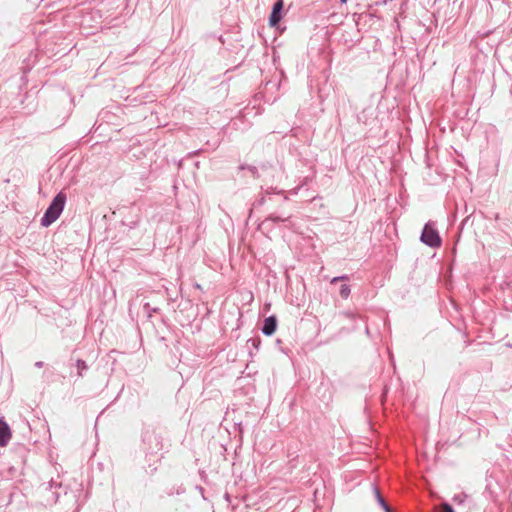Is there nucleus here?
<instances>
[{"instance_id": "nucleus-18", "label": "nucleus", "mask_w": 512, "mask_h": 512, "mask_svg": "<svg viewBox=\"0 0 512 512\" xmlns=\"http://www.w3.org/2000/svg\"><path fill=\"white\" fill-rule=\"evenodd\" d=\"M43 366H44V362H42V361L35 362V367L42 368Z\"/></svg>"}, {"instance_id": "nucleus-16", "label": "nucleus", "mask_w": 512, "mask_h": 512, "mask_svg": "<svg viewBox=\"0 0 512 512\" xmlns=\"http://www.w3.org/2000/svg\"><path fill=\"white\" fill-rule=\"evenodd\" d=\"M184 492H185V489H184L182 486H179L175 491H174V488H171V489L167 492V494L171 496V495H173L174 493H176V494H182V493H184Z\"/></svg>"}, {"instance_id": "nucleus-8", "label": "nucleus", "mask_w": 512, "mask_h": 512, "mask_svg": "<svg viewBox=\"0 0 512 512\" xmlns=\"http://www.w3.org/2000/svg\"><path fill=\"white\" fill-rule=\"evenodd\" d=\"M11 429L9 425L0 418V446H6L11 439Z\"/></svg>"}, {"instance_id": "nucleus-15", "label": "nucleus", "mask_w": 512, "mask_h": 512, "mask_svg": "<svg viewBox=\"0 0 512 512\" xmlns=\"http://www.w3.org/2000/svg\"><path fill=\"white\" fill-rule=\"evenodd\" d=\"M144 311L147 313L148 317H152V313H156L159 311L158 308L154 307V308H151L149 303H145L144 304Z\"/></svg>"}, {"instance_id": "nucleus-6", "label": "nucleus", "mask_w": 512, "mask_h": 512, "mask_svg": "<svg viewBox=\"0 0 512 512\" xmlns=\"http://www.w3.org/2000/svg\"><path fill=\"white\" fill-rule=\"evenodd\" d=\"M284 3L283 0H278L274 3L272 11L269 16V24L271 27H276L283 17Z\"/></svg>"}, {"instance_id": "nucleus-9", "label": "nucleus", "mask_w": 512, "mask_h": 512, "mask_svg": "<svg viewBox=\"0 0 512 512\" xmlns=\"http://www.w3.org/2000/svg\"><path fill=\"white\" fill-rule=\"evenodd\" d=\"M373 490L375 493L377 503L383 508V510L385 512H393L392 508L389 506V504L385 501L384 497L381 495L379 489L376 486H374Z\"/></svg>"}, {"instance_id": "nucleus-4", "label": "nucleus", "mask_w": 512, "mask_h": 512, "mask_svg": "<svg viewBox=\"0 0 512 512\" xmlns=\"http://www.w3.org/2000/svg\"><path fill=\"white\" fill-rule=\"evenodd\" d=\"M38 489L46 505L57 503L62 493L64 495L67 494V487H64L61 482L54 479L42 483Z\"/></svg>"}, {"instance_id": "nucleus-5", "label": "nucleus", "mask_w": 512, "mask_h": 512, "mask_svg": "<svg viewBox=\"0 0 512 512\" xmlns=\"http://www.w3.org/2000/svg\"><path fill=\"white\" fill-rule=\"evenodd\" d=\"M420 240L422 243L431 248H439L442 244V239L439 235V232L432 222H427L424 225Z\"/></svg>"}, {"instance_id": "nucleus-12", "label": "nucleus", "mask_w": 512, "mask_h": 512, "mask_svg": "<svg viewBox=\"0 0 512 512\" xmlns=\"http://www.w3.org/2000/svg\"><path fill=\"white\" fill-rule=\"evenodd\" d=\"M351 293L350 286L347 284H342L339 289V294L343 299H347Z\"/></svg>"}, {"instance_id": "nucleus-21", "label": "nucleus", "mask_w": 512, "mask_h": 512, "mask_svg": "<svg viewBox=\"0 0 512 512\" xmlns=\"http://www.w3.org/2000/svg\"><path fill=\"white\" fill-rule=\"evenodd\" d=\"M365 333H366L367 335H369V328H368V327H366V329H365Z\"/></svg>"}, {"instance_id": "nucleus-13", "label": "nucleus", "mask_w": 512, "mask_h": 512, "mask_svg": "<svg viewBox=\"0 0 512 512\" xmlns=\"http://www.w3.org/2000/svg\"><path fill=\"white\" fill-rule=\"evenodd\" d=\"M437 512H455L453 507L448 502H443L439 505Z\"/></svg>"}, {"instance_id": "nucleus-10", "label": "nucleus", "mask_w": 512, "mask_h": 512, "mask_svg": "<svg viewBox=\"0 0 512 512\" xmlns=\"http://www.w3.org/2000/svg\"><path fill=\"white\" fill-rule=\"evenodd\" d=\"M75 366L77 369L78 378L84 377L85 372L89 369V366L87 365L86 361L82 359H77L75 362Z\"/></svg>"}, {"instance_id": "nucleus-14", "label": "nucleus", "mask_w": 512, "mask_h": 512, "mask_svg": "<svg viewBox=\"0 0 512 512\" xmlns=\"http://www.w3.org/2000/svg\"><path fill=\"white\" fill-rule=\"evenodd\" d=\"M261 343V340L260 338H250L248 341H247V345L248 346H252L255 350H258L259 349V345Z\"/></svg>"}, {"instance_id": "nucleus-3", "label": "nucleus", "mask_w": 512, "mask_h": 512, "mask_svg": "<svg viewBox=\"0 0 512 512\" xmlns=\"http://www.w3.org/2000/svg\"><path fill=\"white\" fill-rule=\"evenodd\" d=\"M66 199V194L63 192L55 195L41 218V225L43 227H49L60 217L65 207Z\"/></svg>"}, {"instance_id": "nucleus-17", "label": "nucleus", "mask_w": 512, "mask_h": 512, "mask_svg": "<svg viewBox=\"0 0 512 512\" xmlns=\"http://www.w3.org/2000/svg\"><path fill=\"white\" fill-rule=\"evenodd\" d=\"M349 277L347 275H341V276H337V277H334L332 280H331V284H334L338 281H343V280H348Z\"/></svg>"}, {"instance_id": "nucleus-19", "label": "nucleus", "mask_w": 512, "mask_h": 512, "mask_svg": "<svg viewBox=\"0 0 512 512\" xmlns=\"http://www.w3.org/2000/svg\"><path fill=\"white\" fill-rule=\"evenodd\" d=\"M248 169L253 173L255 174L257 172V168L256 167H253V166H249Z\"/></svg>"}, {"instance_id": "nucleus-20", "label": "nucleus", "mask_w": 512, "mask_h": 512, "mask_svg": "<svg viewBox=\"0 0 512 512\" xmlns=\"http://www.w3.org/2000/svg\"><path fill=\"white\" fill-rule=\"evenodd\" d=\"M194 287H195L196 289H199V290H201V289H202V287H201V285H200L199 283H195V284H194Z\"/></svg>"}, {"instance_id": "nucleus-7", "label": "nucleus", "mask_w": 512, "mask_h": 512, "mask_svg": "<svg viewBox=\"0 0 512 512\" xmlns=\"http://www.w3.org/2000/svg\"><path fill=\"white\" fill-rule=\"evenodd\" d=\"M277 317L275 315H270L264 319L261 331L266 336H271L277 329Z\"/></svg>"}, {"instance_id": "nucleus-11", "label": "nucleus", "mask_w": 512, "mask_h": 512, "mask_svg": "<svg viewBox=\"0 0 512 512\" xmlns=\"http://www.w3.org/2000/svg\"><path fill=\"white\" fill-rule=\"evenodd\" d=\"M468 495L465 492H461L458 494H455L452 498V501L457 505H463L465 501L467 500Z\"/></svg>"}, {"instance_id": "nucleus-2", "label": "nucleus", "mask_w": 512, "mask_h": 512, "mask_svg": "<svg viewBox=\"0 0 512 512\" xmlns=\"http://www.w3.org/2000/svg\"><path fill=\"white\" fill-rule=\"evenodd\" d=\"M141 440L146 458L154 463L158 462L162 457L164 448L161 432L152 425H145L142 429Z\"/></svg>"}, {"instance_id": "nucleus-22", "label": "nucleus", "mask_w": 512, "mask_h": 512, "mask_svg": "<svg viewBox=\"0 0 512 512\" xmlns=\"http://www.w3.org/2000/svg\"><path fill=\"white\" fill-rule=\"evenodd\" d=\"M340 2H341L342 4H344V3H346V2H347V0H340Z\"/></svg>"}, {"instance_id": "nucleus-1", "label": "nucleus", "mask_w": 512, "mask_h": 512, "mask_svg": "<svg viewBox=\"0 0 512 512\" xmlns=\"http://www.w3.org/2000/svg\"><path fill=\"white\" fill-rule=\"evenodd\" d=\"M288 197L284 194L283 190H277L276 188H269L265 190L262 197L258 199L254 205H264L269 204L270 208L273 207V205H278L280 208V212H272L270 213L267 218L264 220L263 224L271 221L273 223L278 222H289L292 214L286 212L285 206L288 204Z\"/></svg>"}]
</instances>
